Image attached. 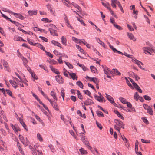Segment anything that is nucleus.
Returning a JSON list of instances; mask_svg holds the SVG:
<instances>
[{
	"mask_svg": "<svg viewBox=\"0 0 155 155\" xmlns=\"http://www.w3.org/2000/svg\"><path fill=\"white\" fill-rule=\"evenodd\" d=\"M55 78L56 81L59 84H62L64 82V79L62 78V77L60 75H57L55 76Z\"/></svg>",
	"mask_w": 155,
	"mask_h": 155,
	"instance_id": "1",
	"label": "nucleus"
},
{
	"mask_svg": "<svg viewBox=\"0 0 155 155\" xmlns=\"http://www.w3.org/2000/svg\"><path fill=\"white\" fill-rule=\"evenodd\" d=\"M54 29L51 28H48V30L51 35L53 36H58V35L57 33V31Z\"/></svg>",
	"mask_w": 155,
	"mask_h": 155,
	"instance_id": "2",
	"label": "nucleus"
},
{
	"mask_svg": "<svg viewBox=\"0 0 155 155\" xmlns=\"http://www.w3.org/2000/svg\"><path fill=\"white\" fill-rule=\"evenodd\" d=\"M84 103L85 105L88 106L92 105L93 104H94V102L92 100L88 98L86 100L84 101Z\"/></svg>",
	"mask_w": 155,
	"mask_h": 155,
	"instance_id": "3",
	"label": "nucleus"
},
{
	"mask_svg": "<svg viewBox=\"0 0 155 155\" xmlns=\"http://www.w3.org/2000/svg\"><path fill=\"white\" fill-rule=\"evenodd\" d=\"M2 63L3 66L4 67V69L6 71H9V68L7 62L5 60H3L2 61Z\"/></svg>",
	"mask_w": 155,
	"mask_h": 155,
	"instance_id": "4",
	"label": "nucleus"
},
{
	"mask_svg": "<svg viewBox=\"0 0 155 155\" xmlns=\"http://www.w3.org/2000/svg\"><path fill=\"white\" fill-rule=\"evenodd\" d=\"M114 121L116 124V125L118 126H120L121 125H124V124L120 120L115 119Z\"/></svg>",
	"mask_w": 155,
	"mask_h": 155,
	"instance_id": "5",
	"label": "nucleus"
},
{
	"mask_svg": "<svg viewBox=\"0 0 155 155\" xmlns=\"http://www.w3.org/2000/svg\"><path fill=\"white\" fill-rule=\"evenodd\" d=\"M69 76L71 77V78L73 80H77L78 78V76L76 75V73H70L69 72H68Z\"/></svg>",
	"mask_w": 155,
	"mask_h": 155,
	"instance_id": "6",
	"label": "nucleus"
},
{
	"mask_svg": "<svg viewBox=\"0 0 155 155\" xmlns=\"http://www.w3.org/2000/svg\"><path fill=\"white\" fill-rule=\"evenodd\" d=\"M21 58L23 61V64L25 66V67L26 68H29V66L27 65V64L28 63V61L27 59L23 56H21Z\"/></svg>",
	"mask_w": 155,
	"mask_h": 155,
	"instance_id": "7",
	"label": "nucleus"
},
{
	"mask_svg": "<svg viewBox=\"0 0 155 155\" xmlns=\"http://www.w3.org/2000/svg\"><path fill=\"white\" fill-rule=\"evenodd\" d=\"M82 141L85 144L87 147L89 149L91 150L92 148V147L89 145V141L87 140L85 138H83Z\"/></svg>",
	"mask_w": 155,
	"mask_h": 155,
	"instance_id": "8",
	"label": "nucleus"
},
{
	"mask_svg": "<svg viewBox=\"0 0 155 155\" xmlns=\"http://www.w3.org/2000/svg\"><path fill=\"white\" fill-rule=\"evenodd\" d=\"M103 71L104 74H109V73H112L113 71H110L109 69V68L107 67H105L103 69Z\"/></svg>",
	"mask_w": 155,
	"mask_h": 155,
	"instance_id": "9",
	"label": "nucleus"
},
{
	"mask_svg": "<svg viewBox=\"0 0 155 155\" xmlns=\"http://www.w3.org/2000/svg\"><path fill=\"white\" fill-rule=\"evenodd\" d=\"M13 14L14 15H15V17L16 18H18L21 20H23L25 18L24 16L20 14L14 12Z\"/></svg>",
	"mask_w": 155,
	"mask_h": 155,
	"instance_id": "10",
	"label": "nucleus"
},
{
	"mask_svg": "<svg viewBox=\"0 0 155 155\" xmlns=\"http://www.w3.org/2000/svg\"><path fill=\"white\" fill-rule=\"evenodd\" d=\"M19 120L20 121V123L23 126L24 128L25 129L26 131H27L28 130V128L26 127V125L25 123L24 122L23 120L20 117L19 118Z\"/></svg>",
	"mask_w": 155,
	"mask_h": 155,
	"instance_id": "11",
	"label": "nucleus"
},
{
	"mask_svg": "<svg viewBox=\"0 0 155 155\" xmlns=\"http://www.w3.org/2000/svg\"><path fill=\"white\" fill-rule=\"evenodd\" d=\"M49 67L51 70L54 73L57 74H60V72L58 71L57 69L55 68L51 65H50Z\"/></svg>",
	"mask_w": 155,
	"mask_h": 155,
	"instance_id": "12",
	"label": "nucleus"
},
{
	"mask_svg": "<svg viewBox=\"0 0 155 155\" xmlns=\"http://www.w3.org/2000/svg\"><path fill=\"white\" fill-rule=\"evenodd\" d=\"M105 95H106V97L109 102L112 103V102L114 101L113 98L110 95L107 94V93H105Z\"/></svg>",
	"mask_w": 155,
	"mask_h": 155,
	"instance_id": "13",
	"label": "nucleus"
},
{
	"mask_svg": "<svg viewBox=\"0 0 155 155\" xmlns=\"http://www.w3.org/2000/svg\"><path fill=\"white\" fill-rule=\"evenodd\" d=\"M9 81L14 88H16L18 87V86L17 85V83L15 81L12 80H10Z\"/></svg>",
	"mask_w": 155,
	"mask_h": 155,
	"instance_id": "14",
	"label": "nucleus"
},
{
	"mask_svg": "<svg viewBox=\"0 0 155 155\" xmlns=\"http://www.w3.org/2000/svg\"><path fill=\"white\" fill-rule=\"evenodd\" d=\"M28 13L30 15H35L37 14V11L36 10H29L28 11Z\"/></svg>",
	"mask_w": 155,
	"mask_h": 155,
	"instance_id": "15",
	"label": "nucleus"
},
{
	"mask_svg": "<svg viewBox=\"0 0 155 155\" xmlns=\"http://www.w3.org/2000/svg\"><path fill=\"white\" fill-rule=\"evenodd\" d=\"M7 21H10L12 23L15 24L16 26L18 27H20V25H21V26L22 25H21L18 22H16L15 21H12V20L10 18L9 19H8V20H7Z\"/></svg>",
	"mask_w": 155,
	"mask_h": 155,
	"instance_id": "16",
	"label": "nucleus"
},
{
	"mask_svg": "<svg viewBox=\"0 0 155 155\" xmlns=\"http://www.w3.org/2000/svg\"><path fill=\"white\" fill-rule=\"evenodd\" d=\"M95 39L96 41L99 43L103 47L105 48V44L103 42H102L100 39L97 38V37H96L95 38Z\"/></svg>",
	"mask_w": 155,
	"mask_h": 155,
	"instance_id": "17",
	"label": "nucleus"
},
{
	"mask_svg": "<svg viewBox=\"0 0 155 155\" xmlns=\"http://www.w3.org/2000/svg\"><path fill=\"white\" fill-rule=\"evenodd\" d=\"M127 35L130 40H132L134 41L136 40V39L134 38V36L132 33L130 34L128 33H127Z\"/></svg>",
	"mask_w": 155,
	"mask_h": 155,
	"instance_id": "18",
	"label": "nucleus"
},
{
	"mask_svg": "<svg viewBox=\"0 0 155 155\" xmlns=\"http://www.w3.org/2000/svg\"><path fill=\"white\" fill-rule=\"evenodd\" d=\"M132 61L135 64H136L137 65H138V67H140L141 68H142L141 67V66L140 65V61L137 60L136 59H132Z\"/></svg>",
	"mask_w": 155,
	"mask_h": 155,
	"instance_id": "19",
	"label": "nucleus"
},
{
	"mask_svg": "<svg viewBox=\"0 0 155 155\" xmlns=\"http://www.w3.org/2000/svg\"><path fill=\"white\" fill-rule=\"evenodd\" d=\"M50 95L53 97L54 101L55 100L57 101V100L56 94L54 91H51Z\"/></svg>",
	"mask_w": 155,
	"mask_h": 155,
	"instance_id": "20",
	"label": "nucleus"
},
{
	"mask_svg": "<svg viewBox=\"0 0 155 155\" xmlns=\"http://www.w3.org/2000/svg\"><path fill=\"white\" fill-rule=\"evenodd\" d=\"M51 43L54 44L55 45L57 46L58 47H59L60 48H61V44L59 42L56 41L55 40H52L51 41Z\"/></svg>",
	"mask_w": 155,
	"mask_h": 155,
	"instance_id": "21",
	"label": "nucleus"
},
{
	"mask_svg": "<svg viewBox=\"0 0 155 155\" xmlns=\"http://www.w3.org/2000/svg\"><path fill=\"white\" fill-rule=\"evenodd\" d=\"M51 105L53 106V107L55 110L58 111L59 110V108L56 102H54V103L53 104V105Z\"/></svg>",
	"mask_w": 155,
	"mask_h": 155,
	"instance_id": "22",
	"label": "nucleus"
},
{
	"mask_svg": "<svg viewBox=\"0 0 155 155\" xmlns=\"http://www.w3.org/2000/svg\"><path fill=\"white\" fill-rule=\"evenodd\" d=\"M90 68L91 71L93 73H96L97 71L96 68L94 66H91L90 67Z\"/></svg>",
	"mask_w": 155,
	"mask_h": 155,
	"instance_id": "23",
	"label": "nucleus"
},
{
	"mask_svg": "<svg viewBox=\"0 0 155 155\" xmlns=\"http://www.w3.org/2000/svg\"><path fill=\"white\" fill-rule=\"evenodd\" d=\"M94 97H99L100 99L99 100L98 99H97V100L100 102H103V100L104 99V98L103 97V96H99L97 95H94Z\"/></svg>",
	"mask_w": 155,
	"mask_h": 155,
	"instance_id": "24",
	"label": "nucleus"
},
{
	"mask_svg": "<svg viewBox=\"0 0 155 155\" xmlns=\"http://www.w3.org/2000/svg\"><path fill=\"white\" fill-rule=\"evenodd\" d=\"M61 41L63 44L65 45H66V39L64 36H62L61 37Z\"/></svg>",
	"mask_w": 155,
	"mask_h": 155,
	"instance_id": "25",
	"label": "nucleus"
},
{
	"mask_svg": "<svg viewBox=\"0 0 155 155\" xmlns=\"http://www.w3.org/2000/svg\"><path fill=\"white\" fill-rule=\"evenodd\" d=\"M14 40L15 41H22V38L21 37L18 36H16L14 37L13 38Z\"/></svg>",
	"mask_w": 155,
	"mask_h": 155,
	"instance_id": "26",
	"label": "nucleus"
},
{
	"mask_svg": "<svg viewBox=\"0 0 155 155\" xmlns=\"http://www.w3.org/2000/svg\"><path fill=\"white\" fill-rule=\"evenodd\" d=\"M147 112L149 113L150 115H153V111L152 108L150 106H148V108H147Z\"/></svg>",
	"mask_w": 155,
	"mask_h": 155,
	"instance_id": "27",
	"label": "nucleus"
},
{
	"mask_svg": "<svg viewBox=\"0 0 155 155\" xmlns=\"http://www.w3.org/2000/svg\"><path fill=\"white\" fill-rule=\"evenodd\" d=\"M135 98V100L137 101L139 99L140 101L142 102H143L144 101L142 97L139 96V95H138L137 97H136Z\"/></svg>",
	"mask_w": 155,
	"mask_h": 155,
	"instance_id": "28",
	"label": "nucleus"
},
{
	"mask_svg": "<svg viewBox=\"0 0 155 155\" xmlns=\"http://www.w3.org/2000/svg\"><path fill=\"white\" fill-rule=\"evenodd\" d=\"M153 46L152 48H150L149 47H144V49L145 50H147V51H149L150 52H153V51L154 50V49H153Z\"/></svg>",
	"mask_w": 155,
	"mask_h": 155,
	"instance_id": "29",
	"label": "nucleus"
},
{
	"mask_svg": "<svg viewBox=\"0 0 155 155\" xmlns=\"http://www.w3.org/2000/svg\"><path fill=\"white\" fill-rule=\"evenodd\" d=\"M83 91L85 94L88 95L91 98L92 97L91 95V93L88 90H84Z\"/></svg>",
	"mask_w": 155,
	"mask_h": 155,
	"instance_id": "30",
	"label": "nucleus"
},
{
	"mask_svg": "<svg viewBox=\"0 0 155 155\" xmlns=\"http://www.w3.org/2000/svg\"><path fill=\"white\" fill-rule=\"evenodd\" d=\"M79 151L82 154H86L87 153L86 151L82 148L79 149Z\"/></svg>",
	"mask_w": 155,
	"mask_h": 155,
	"instance_id": "31",
	"label": "nucleus"
},
{
	"mask_svg": "<svg viewBox=\"0 0 155 155\" xmlns=\"http://www.w3.org/2000/svg\"><path fill=\"white\" fill-rule=\"evenodd\" d=\"M112 70L113 72H114L116 74H117L118 75H121V73L117 69H113Z\"/></svg>",
	"mask_w": 155,
	"mask_h": 155,
	"instance_id": "32",
	"label": "nucleus"
},
{
	"mask_svg": "<svg viewBox=\"0 0 155 155\" xmlns=\"http://www.w3.org/2000/svg\"><path fill=\"white\" fill-rule=\"evenodd\" d=\"M64 62L65 63V64L69 68L72 69L73 68V67L72 66V65L69 62L66 61H64Z\"/></svg>",
	"mask_w": 155,
	"mask_h": 155,
	"instance_id": "33",
	"label": "nucleus"
},
{
	"mask_svg": "<svg viewBox=\"0 0 155 155\" xmlns=\"http://www.w3.org/2000/svg\"><path fill=\"white\" fill-rule=\"evenodd\" d=\"M27 40L28 43L31 45L33 46H35V43H34V41H31L28 38H27Z\"/></svg>",
	"mask_w": 155,
	"mask_h": 155,
	"instance_id": "34",
	"label": "nucleus"
},
{
	"mask_svg": "<svg viewBox=\"0 0 155 155\" xmlns=\"http://www.w3.org/2000/svg\"><path fill=\"white\" fill-rule=\"evenodd\" d=\"M76 84L78 85L80 88H83V85L82 83L80 81H77L76 82Z\"/></svg>",
	"mask_w": 155,
	"mask_h": 155,
	"instance_id": "35",
	"label": "nucleus"
},
{
	"mask_svg": "<svg viewBox=\"0 0 155 155\" xmlns=\"http://www.w3.org/2000/svg\"><path fill=\"white\" fill-rule=\"evenodd\" d=\"M2 10L4 11L8 12L9 13H11V14H13L14 13V12L10 10L9 9L5 8H3Z\"/></svg>",
	"mask_w": 155,
	"mask_h": 155,
	"instance_id": "36",
	"label": "nucleus"
},
{
	"mask_svg": "<svg viewBox=\"0 0 155 155\" xmlns=\"http://www.w3.org/2000/svg\"><path fill=\"white\" fill-rule=\"evenodd\" d=\"M49 147L51 150L52 152L54 153L56 152V150L54 147V146L52 144L49 145Z\"/></svg>",
	"mask_w": 155,
	"mask_h": 155,
	"instance_id": "37",
	"label": "nucleus"
},
{
	"mask_svg": "<svg viewBox=\"0 0 155 155\" xmlns=\"http://www.w3.org/2000/svg\"><path fill=\"white\" fill-rule=\"evenodd\" d=\"M76 48L79 49V50L81 53H83L84 52V50L81 48V47L78 45H76Z\"/></svg>",
	"mask_w": 155,
	"mask_h": 155,
	"instance_id": "38",
	"label": "nucleus"
},
{
	"mask_svg": "<svg viewBox=\"0 0 155 155\" xmlns=\"http://www.w3.org/2000/svg\"><path fill=\"white\" fill-rule=\"evenodd\" d=\"M96 114L99 117H100L101 116L104 117L103 113L100 111H97L96 112Z\"/></svg>",
	"mask_w": 155,
	"mask_h": 155,
	"instance_id": "39",
	"label": "nucleus"
},
{
	"mask_svg": "<svg viewBox=\"0 0 155 155\" xmlns=\"http://www.w3.org/2000/svg\"><path fill=\"white\" fill-rule=\"evenodd\" d=\"M37 137L40 141H43V139L39 133H38L37 134Z\"/></svg>",
	"mask_w": 155,
	"mask_h": 155,
	"instance_id": "40",
	"label": "nucleus"
},
{
	"mask_svg": "<svg viewBox=\"0 0 155 155\" xmlns=\"http://www.w3.org/2000/svg\"><path fill=\"white\" fill-rule=\"evenodd\" d=\"M119 99L120 101L124 104H126V103L127 102L126 101V99L122 97H120Z\"/></svg>",
	"mask_w": 155,
	"mask_h": 155,
	"instance_id": "41",
	"label": "nucleus"
},
{
	"mask_svg": "<svg viewBox=\"0 0 155 155\" xmlns=\"http://www.w3.org/2000/svg\"><path fill=\"white\" fill-rule=\"evenodd\" d=\"M77 64L84 71H86V68L83 64H81L79 63H78Z\"/></svg>",
	"mask_w": 155,
	"mask_h": 155,
	"instance_id": "42",
	"label": "nucleus"
},
{
	"mask_svg": "<svg viewBox=\"0 0 155 155\" xmlns=\"http://www.w3.org/2000/svg\"><path fill=\"white\" fill-rule=\"evenodd\" d=\"M141 140L142 143H149L150 142V141L148 140H144V139H141Z\"/></svg>",
	"mask_w": 155,
	"mask_h": 155,
	"instance_id": "43",
	"label": "nucleus"
},
{
	"mask_svg": "<svg viewBox=\"0 0 155 155\" xmlns=\"http://www.w3.org/2000/svg\"><path fill=\"white\" fill-rule=\"evenodd\" d=\"M77 92L78 98L80 99H83V97L82 96L79 91L78 90H77Z\"/></svg>",
	"mask_w": 155,
	"mask_h": 155,
	"instance_id": "44",
	"label": "nucleus"
},
{
	"mask_svg": "<svg viewBox=\"0 0 155 155\" xmlns=\"http://www.w3.org/2000/svg\"><path fill=\"white\" fill-rule=\"evenodd\" d=\"M114 26L117 29L119 30H121L123 29L120 26L117 25L116 24H114Z\"/></svg>",
	"mask_w": 155,
	"mask_h": 155,
	"instance_id": "45",
	"label": "nucleus"
},
{
	"mask_svg": "<svg viewBox=\"0 0 155 155\" xmlns=\"http://www.w3.org/2000/svg\"><path fill=\"white\" fill-rule=\"evenodd\" d=\"M125 79L126 80V81L127 84H128V85L130 87L132 88H133V87L132 86L131 84H130V82L127 79V78L125 77Z\"/></svg>",
	"mask_w": 155,
	"mask_h": 155,
	"instance_id": "46",
	"label": "nucleus"
},
{
	"mask_svg": "<svg viewBox=\"0 0 155 155\" xmlns=\"http://www.w3.org/2000/svg\"><path fill=\"white\" fill-rule=\"evenodd\" d=\"M41 20L43 21H45L47 22H51L52 21V20H50L47 18H43Z\"/></svg>",
	"mask_w": 155,
	"mask_h": 155,
	"instance_id": "47",
	"label": "nucleus"
},
{
	"mask_svg": "<svg viewBox=\"0 0 155 155\" xmlns=\"http://www.w3.org/2000/svg\"><path fill=\"white\" fill-rule=\"evenodd\" d=\"M128 74L129 75L130 77H131L133 78H134V75L136 74H135L132 71H130L128 72Z\"/></svg>",
	"mask_w": 155,
	"mask_h": 155,
	"instance_id": "48",
	"label": "nucleus"
},
{
	"mask_svg": "<svg viewBox=\"0 0 155 155\" xmlns=\"http://www.w3.org/2000/svg\"><path fill=\"white\" fill-rule=\"evenodd\" d=\"M108 44H109V47H110V48L113 51V52L114 53H115L117 49L115 48L113 46L111 45H110V43L109 42Z\"/></svg>",
	"mask_w": 155,
	"mask_h": 155,
	"instance_id": "49",
	"label": "nucleus"
},
{
	"mask_svg": "<svg viewBox=\"0 0 155 155\" xmlns=\"http://www.w3.org/2000/svg\"><path fill=\"white\" fill-rule=\"evenodd\" d=\"M0 13L2 14V16L4 17L5 18L7 21L8 20V19H9L10 18H9L8 17L6 16L5 15L3 14L1 10H0Z\"/></svg>",
	"mask_w": 155,
	"mask_h": 155,
	"instance_id": "50",
	"label": "nucleus"
},
{
	"mask_svg": "<svg viewBox=\"0 0 155 155\" xmlns=\"http://www.w3.org/2000/svg\"><path fill=\"white\" fill-rule=\"evenodd\" d=\"M91 80H90V81H93L95 84L97 83L96 81L97 80V79L96 77H94L92 78H91Z\"/></svg>",
	"mask_w": 155,
	"mask_h": 155,
	"instance_id": "51",
	"label": "nucleus"
},
{
	"mask_svg": "<svg viewBox=\"0 0 155 155\" xmlns=\"http://www.w3.org/2000/svg\"><path fill=\"white\" fill-rule=\"evenodd\" d=\"M143 97L144 99L146 100L150 101L151 100V98L150 97L147 95H144Z\"/></svg>",
	"mask_w": 155,
	"mask_h": 155,
	"instance_id": "52",
	"label": "nucleus"
},
{
	"mask_svg": "<svg viewBox=\"0 0 155 155\" xmlns=\"http://www.w3.org/2000/svg\"><path fill=\"white\" fill-rule=\"evenodd\" d=\"M61 96L63 98V100H64V89L63 90H61Z\"/></svg>",
	"mask_w": 155,
	"mask_h": 155,
	"instance_id": "53",
	"label": "nucleus"
},
{
	"mask_svg": "<svg viewBox=\"0 0 155 155\" xmlns=\"http://www.w3.org/2000/svg\"><path fill=\"white\" fill-rule=\"evenodd\" d=\"M39 38L43 41H45V42H48V39H47L45 37L40 36L39 37Z\"/></svg>",
	"mask_w": 155,
	"mask_h": 155,
	"instance_id": "54",
	"label": "nucleus"
},
{
	"mask_svg": "<svg viewBox=\"0 0 155 155\" xmlns=\"http://www.w3.org/2000/svg\"><path fill=\"white\" fill-rule=\"evenodd\" d=\"M96 124L97 126L101 130L102 129L103 127L101 124L97 121H96Z\"/></svg>",
	"mask_w": 155,
	"mask_h": 155,
	"instance_id": "55",
	"label": "nucleus"
},
{
	"mask_svg": "<svg viewBox=\"0 0 155 155\" xmlns=\"http://www.w3.org/2000/svg\"><path fill=\"white\" fill-rule=\"evenodd\" d=\"M135 88L140 93H142V90H141V89L140 88V87L138 86H137L136 87H135Z\"/></svg>",
	"mask_w": 155,
	"mask_h": 155,
	"instance_id": "56",
	"label": "nucleus"
},
{
	"mask_svg": "<svg viewBox=\"0 0 155 155\" xmlns=\"http://www.w3.org/2000/svg\"><path fill=\"white\" fill-rule=\"evenodd\" d=\"M45 53L48 56L50 57L51 58H52L53 57V55L51 54L49 52H47V51H45Z\"/></svg>",
	"mask_w": 155,
	"mask_h": 155,
	"instance_id": "57",
	"label": "nucleus"
},
{
	"mask_svg": "<svg viewBox=\"0 0 155 155\" xmlns=\"http://www.w3.org/2000/svg\"><path fill=\"white\" fill-rule=\"evenodd\" d=\"M6 91L7 92V93L10 96L12 97V91H11L9 89H6Z\"/></svg>",
	"mask_w": 155,
	"mask_h": 155,
	"instance_id": "58",
	"label": "nucleus"
},
{
	"mask_svg": "<svg viewBox=\"0 0 155 155\" xmlns=\"http://www.w3.org/2000/svg\"><path fill=\"white\" fill-rule=\"evenodd\" d=\"M1 100L2 102L4 105H6V102L5 100L4 97H2L1 98Z\"/></svg>",
	"mask_w": 155,
	"mask_h": 155,
	"instance_id": "59",
	"label": "nucleus"
},
{
	"mask_svg": "<svg viewBox=\"0 0 155 155\" xmlns=\"http://www.w3.org/2000/svg\"><path fill=\"white\" fill-rule=\"evenodd\" d=\"M70 98L74 102H75L76 101V97L74 96H71L70 97Z\"/></svg>",
	"mask_w": 155,
	"mask_h": 155,
	"instance_id": "60",
	"label": "nucleus"
},
{
	"mask_svg": "<svg viewBox=\"0 0 155 155\" xmlns=\"http://www.w3.org/2000/svg\"><path fill=\"white\" fill-rule=\"evenodd\" d=\"M18 149L20 151V153L22 155H24V153L23 151L22 150V149L20 146H19Z\"/></svg>",
	"mask_w": 155,
	"mask_h": 155,
	"instance_id": "61",
	"label": "nucleus"
},
{
	"mask_svg": "<svg viewBox=\"0 0 155 155\" xmlns=\"http://www.w3.org/2000/svg\"><path fill=\"white\" fill-rule=\"evenodd\" d=\"M49 26L50 27L49 28H51L53 29L57 28L54 25L52 24H49Z\"/></svg>",
	"mask_w": 155,
	"mask_h": 155,
	"instance_id": "62",
	"label": "nucleus"
},
{
	"mask_svg": "<svg viewBox=\"0 0 155 155\" xmlns=\"http://www.w3.org/2000/svg\"><path fill=\"white\" fill-rule=\"evenodd\" d=\"M127 27L129 29V30L131 31H134V28H132V27L129 25V24H128L127 25Z\"/></svg>",
	"mask_w": 155,
	"mask_h": 155,
	"instance_id": "63",
	"label": "nucleus"
},
{
	"mask_svg": "<svg viewBox=\"0 0 155 155\" xmlns=\"http://www.w3.org/2000/svg\"><path fill=\"white\" fill-rule=\"evenodd\" d=\"M142 120L143 121L146 123V124H148V121L147 120V118H146V117H142Z\"/></svg>",
	"mask_w": 155,
	"mask_h": 155,
	"instance_id": "64",
	"label": "nucleus"
}]
</instances>
